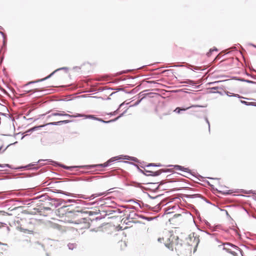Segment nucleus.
<instances>
[{
  "label": "nucleus",
  "mask_w": 256,
  "mask_h": 256,
  "mask_svg": "<svg viewBox=\"0 0 256 256\" xmlns=\"http://www.w3.org/2000/svg\"><path fill=\"white\" fill-rule=\"evenodd\" d=\"M120 158H122L124 160H134V161L136 160V158H130V156H122L121 157L116 156V157H114V158H110L106 162L102 164H100V166L102 167H106L108 165V164L110 162H114L116 160H118Z\"/></svg>",
  "instance_id": "f257e3e1"
},
{
  "label": "nucleus",
  "mask_w": 256,
  "mask_h": 256,
  "mask_svg": "<svg viewBox=\"0 0 256 256\" xmlns=\"http://www.w3.org/2000/svg\"><path fill=\"white\" fill-rule=\"evenodd\" d=\"M206 234L202 231H198L197 232H194L192 234H190V238L194 240H200V238H202V236L204 235H206Z\"/></svg>",
  "instance_id": "f03ea898"
},
{
  "label": "nucleus",
  "mask_w": 256,
  "mask_h": 256,
  "mask_svg": "<svg viewBox=\"0 0 256 256\" xmlns=\"http://www.w3.org/2000/svg\"><path fill=\"white\" fill-rule=\"evenodd\" d=\"M69 122H70V120H60V121L57 122H49V123L46 124L45 125H42V126H38L37 127H34L32 130H35L37 129L38 128H42V127H43V126H47V125H58V124H68Z\"/></svg>",
  "instance_id": "7ed1b4c3"
},
{
  "label": "nucleus",
  "mask_w": 256,
  "mask_h": 256,
  "mask_svg": "<svg viewBox=\"0 0 256 256\" xmlns=\"http://www.w3.org/2000/svg\"><path fill=\"white\" fill-rule=\"evenodd\" d=\"M68 116V117H70V118L75 117V116H72V115H70L68 114H64V112H53V113H52L50 114V115H48V118H50L51 116Z\"/></svg>",
  "instance_id": "20e7f679"
},
{
  "label": "nucleus",
  "mask_w": 256,
  "mask_h": 256,
  "mask_svg": "<svg viewBox=\"0 0 256 256\" xmlns=\"http://www.w3.org/2000/svg\"><path fill=\"white\" fill-rule=\"evenodd\" d=\"M224 248L226 250H228L230 252H232V248H236L235 246L230 244L229 243L224 244Z\"/></svg>",
  "instance_id": "39448f33"
},
{
  "label": "nucleus",
  "mask_w": 256,
  "mask_h": 256,
  "mask_svg": "<svg viewBox=\"0 0 256 256\" xmlns=\"http://www.w3.org/2000/svg\"><path fill=\"white\" fill-rule=\"evenodd\" d=\"M122 114L120 116H119L117 117L114 120H108V121H104L100 118H94V120H96L98 121H100V122H104V123H109V122H114L116 120H118L122 116Z\"/></svg>",
  "instance_id": "423d86ee"
},
{
  "label": "nucleus",
  "mask_w": 256,
  "mask_h": 256,
  "mask_svg": "<svg viewBox=\"0 0 256 256\" xmlns=\"http://www.w3.org/2000/svg\"><path fill=\"white\" fill-rule=\"evenodd\" d=\"M88 224L86 223H82L80 224H78L76 227V228L78 230H81L83 228H88Z\"/></svg>",
  "instance_id": "0eeeda50"
},
{
  "label": "nucleus",
  "mask_w": 256,
  "mask_h": 256,
  "mask_svg": "<svg viewBox=\"0 0 256 256\" xmlns=\"http://www.w3.org/2000/svg\"><path fill=\"white\" fill-rule=\"evenodd\" d=\"M66 68H58V69L56 70H54V72H53L51 74H50L49 76H46V78H42V79H41V80H38V82H40V81H43V80H46V79H48V78H50V77L52 76V75H53V74H54V72H57V71H58V70H62V69H66Z\"/></svg>",
  "instance_id": "6e6552de"
},
{
  "label": "nucleus",
  "mask_w": 256,
  "mask_h": 256,
  "mask_svg": "<svg viewBox=\"0 0 256 256\" xmlns=\"http://www.w3.org/2000/svg\"><path fill=\"white\" fill-rule=\"evenodd\" d=\"M174 166V168L177 170H183L184 172H188V168H186L182 167L180 166L175 165Z\"/></svg>",
  "instance_id": "1a4fd4ad"
},
{
  "label": "nucleus",
  "mask_w": 256,
  "mask_h": 256,
  "mask_svg": "<svg viewBox=\"0 0 256 256\" xmlns=\"http://www.w3.org/2000/svg\"><path fill=\"white\" fill-rule=\"evenodd\" d=\"M168 242L165 244L166 246V247H168V248L171 249L172 250H173V248H172V246H173L172 241H168Z\"/></svg>",
  "instance_id": "9d476101"
},
{
  "label": "nucleus",
  "mask_w": 256,
  "mask_h": 256,
  "mask_svg": "<svg viewBox=\"0 0 256 256\" xmlns=\"http://www.w3.org/2000/svg\"><path fill=\"white\" fill-rule=\"evenodd\" d=\"M84 116V115H82V114H78L77 116H79V117H80V116ZM86 116V118H93V119H94V118H96L94 116L92 115H88V116Z\"/></svg>",
  "instance_id": "9b49d317"
},
{
  "label": "nucleus",
  "mask_w": 256,
  "mask_h": 256,
  "mask_svg": "<svg viewBox=\"0 0 256 256\" xmlns=\"http://www.w3.org/2000/svg\"><path fill=\"white\" fill-rule=\"evenodd\" d=\"M20 230H21V231H23L26 234H33V232L31 231V230H28L24 229V228H20Z\"/></svg>",
  "instance_id": "f8f14e48"
},
{
  "label": "nucleus",
  "mask_w": 256,
  "mask_h": 256,
  "mask_svg": "<svg viewBox=\"0 0 256 256\" xmlns=\"http://www.w3.org/2000/svg\"><path fill=\"white\" fill-rule=\"evenodd\" d=\"M190 107H188V108H184V109H181L179 108H176V109L174 110L175 112H176L178 113H180V110H188V109L189 108H190Z\"/></svg>",
  "instance_id": "ddd939ff"
},
{
  "label": "nucleus",
  "mask_w": 256,
  "mask_h": 256,
  "mask_svg": "<svg viewBox=\"0 0 256 256\" xmlns=\"http://www.w3.org/2000/svg\"><path fill=\"white\" fill-rule=\"evenodd\" d=\"M150 172L152 173V174H150V175L154 176H158L161 173L160 170L156 171L155 172Z\"/></svg>",
  "instance_id": "4468645a"
},
{
  "label": "nucleus",
  "mask_w": 256,
  "mask_h": 256,
  "mask_svg": "<svg viewBox=\"0 0 256 256\" xmlns=\"http://www.w3.org/2000/svg\"><path fill=\"white\" fill-rule=\"evenodd\" d=\"M2 227L4 231L8 232L10 230V228L8 226H3Z\"/></svg>",
  "instance_id": "2eb2a0df"
},
{
  "label": "nucleus",
  "mask_w": 256,
  "mask_h": 256,
  "mask_svg": "<svg viewBox=\"0 0 256 256\" xmlns=\"http://www.w3.org/2000/svg\"><path fill=\"white\" fill-rule=\"evenodd\" d=\"M68 246L69 247L70 249H72V250L74 248V246L72 244H68Z\"/></svg>",
  "instance_id": "dca6fc26"
},
{
  "label": "nucleus",
  "mask_w": 256,
  "mask_h": 256,
  "mask_svg": "<svg viewBox=\"0 0 256 256\" xmlns=\"http://www.w3.org/2000/svg\"><path fill=\"white\" fill-rule=\"evenodd\" d=\"M214 50H217L216 49H214V50H210V51L209 52H208L207 54L208 56H210V53L212 52H213Z\"/></svg>",
  "instance_id": "f3484780"
},
{
  "label": "nucleus",
  "mask_w": 256,
  "mask_h": 256,
  "mask_svg": "<svg viewBox=\"0 0 256 256\" xmlns=\"http://www.w3.org/2000/svg\"><path fill=\"white\" fill-rule=\"evenodd\" d=\"M63 167L64 168H65L66 169H67V170H69V169H70L71 168L70 167L66 166H64Z\"/></svg>",
  "instance_id": "a211bd4d"
},
{
  "label": "nucleus",
  "mask_w": 256,
  "mask_h": 256,
  "mask_svg": "<svg viewBox=\"0 0 256 256\" xmlns=\"http://www.w3.org/2000/svg\"><path fill=\"white\" fill-rule=\"evenodd\" d=\"M246 82H249V83H252V82H253L249 80H246Z\"/></svg>",
  "instance_id": "6ab92c4d"
},
{
  "label": "nucleus",
  "mask_w": 256,
  "mask_h": 256,
  "mask_svg": "<svg viewBox=\"0 0 256 256\" xmlns=\"http://www.w3.org/2000/svg\"><path fill=\"white\" fill-rule=\"evenodd\" d=\"M206 122H208V127L210 128V122H209L208 121V120L206 119Z\"/></svg>",
  "instance_id": "aec40b11"
},
{
  "label": "nucleus",
  "mask_w": 256,
  "mask_h": 256,
  "mask_svg": "<svg viewBox=\"0 0 256 256\" xmlns=\"http://www.w3.org/2000/svg\"><path fill=\"white\" fill-rule=\"evenodd\" d=\"M174 238H174V237H173V238H171V237H170V238H168V240H170V239H172V240H173V239H174Z\"/></svg>",
  "instance_id": "412c9836"
},
{
  "label": "nucleus",
  "mask_w": 256,
  "mask_h": 256,
  "mask_svg": "<svg viewBox=\"0 0 256 256\" xmlns=\"http://www.w3.org/2000/svg\"><path fill=\"white\" fill-rule=\"evenodd\" d=\"M155 166L154 164H150L148 166Z\"/></svg>",
  "instance_id": "4be33fe9"
},
{
  "label": "nucleus",
  "mask_w": 256,
  "mask_h": 256,
  "mask_svg": "<svg viewBox=\"0 0 256 256\" xmlns=\"http://www.w3.org/2000/svg\"><path fill=\"white\" fill-rule=\"evenodd\" d=\"M242 103H244V104H246V102H245V101H242Z\"/></svg>",
  "instance_id": "5701e85b"
},
{
  "label": "nucleus",
  "mask_w": 256,
  "mask_h": 256,
  "mask_svg": "<svg viewBox=\"0 0 256 256\" xmlns=\"http://www.w3.org/2000/svg\"><path fill=\"white\" fill-rule=\"evenodd\" d=\"M219 82L218 81V82H213L212 84H215V83H216V82Z\"/></svg>",
  "instance_id": "b1692460"
},
{
  "label": "nucleus",
  "mask_w": 256,
  "mask_h": 256,
  "mask_svg": "<svg viewBox=\"0 0 256 256\" xmlns=\"http://www.w3.org/2000/svg\"><path fill=\"white\" fill-rule=\"evenodd\" d=\"M0 166L2 167V168H4V166H2L0 164Z\"/></svg>",
  "instance_id": "393cba45"
},
{
  "label": "nucleus",
  "mask_w": 256,
  "mask_h": 256,
  "mask_svg": "<svg viewBox=\"0 0 256 256\" xmlns=\"http://www.w3.org/2000/svg\"><path fill=\"white\" fill-rule=\"evenodd\" d=\"M178 238V237L176 236V240H177Z\"/></svg>",
  "instance_id": "a878e982"
},
{
  "label": "nucleus",
  "mask_w": 256,
  "mask_h": 256,
  "mask_svg": "<svg viewBox=\"0 0 256 256\" xmlns=\"http://www.w3.org/2000/svg\"><path fill=\"white\" fill-rule=\"evenodd\" d=\"M5 166H8V164H6Z\"/></svg>",
  "instance_id": "bb28decb"
},
{
  "label": "nucleus",
  "mask_w": 256,
  "mask_h": 256,
  "mask_svg": "<svg viewBox=\"0 0 256 256\" xmlns=\"http://www.w3.org/2000/svg\"><path fill=\"white\" fill-rule=\"evenodd\" d=\"M252 46H254V47H256V46H254V45H253V44H252Z\"/></svg>",
  "instance_id": "cd10ccee"
},
{
  "label": "nucleus",
  "mask_w": 256,
  "mask_h": 256,
  "mask_svg": "<svg viewBox=\"0 0 256 256\" xmlns=\"http://www.w3.org/2000/svg\"><path fill=\"white\" fill-rule=\"evenodd\" d=\"M194 69L195 70H198V68L196 67L194 68Z\"/></svg>",
  "instance_id": "c85d7f7f"
},
{
  "label": "nucleus",
  "mask_w": 256,
  "mask_h": 256,
  "mask_svg": "<svg viewBox=\"0 0 256 256\" xmlns=\"http://www.w3.org/2000/svg\"><path fill=\"white\" fill-rule=\"evenodd\" d=\"M214 88L216 90V89H217V88H216H216Z\"/></svg>",
  "instance_id": "c756f323"
},
{
  "label": "nucleus",
  "mask_w": 256,
  "mask_h": 256,
  "mask_svg": "<svg viewBox=\"0 0 256 256\" xmlns=\"http://www.w3.org/2000/svg\"><path fill=\"white\" fill-rule=\"evenodd\" d=\"M44 160H41L40 161H44Z\"/></svg>",
  "instance_id": "7c9ffc66"
},
{
  "label": "nucleus",
  "mask_w": 256,
  "mask_h": 256,
  "mask_svg": "<svg viewBox=\"0 0 256 256\" xmlns=\"http://www.w3.org/2000/svg\"><path fill=\"white\" fill-rule=\"evenodd\" d=\"M3 212L2 211H0V212Z\"/></svg>",
  "instance_id": "2f4dec72"
},
{
  "label": "nucleus",
  "mask_w": 256,
  "mask_h": 256,
  "mask_svg": "<svg viewBox=\"0 0 256 256\" xmlns=\"http://www.w3.org/2000/svg\"><path fill=\"white\" fill-rule=\"evenodd\" d=\"M1 228V226H0V228Z\"/></svg>",
  "instance_id": "473e14b6"
}]
</instances>
